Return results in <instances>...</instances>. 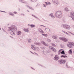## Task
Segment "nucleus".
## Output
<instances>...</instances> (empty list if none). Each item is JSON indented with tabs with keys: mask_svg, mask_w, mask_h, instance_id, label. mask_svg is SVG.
<instances>
[{
	"mask_svg": "<svg viewBox=\"0 0 74 74\" xmlns=\"http://www.w3.org/2000/svg\"><path fill=\"white\" fill-rule=\"evenodd\" d=\"M31 52V53H32V52Z\"/></svg>",
	"mask_w": 74,
	"mask_h": 74,
	"instance_id": "nucleus-41",
	"label": "nucleus"
},
{
	"mask_svg": "<svg viewBox=\"0 0 74 74\" xmlns=\"http://www.w3.org/2000/svg\"><path fill=\"white\" fill-rule=\"evenodd\" d=\"M9 15H12V16H13V15H14V14L12 13L11 12H10L9 13Z\"/></svg>",
	"mask_w": 74,
	"mask_h": 74,
	"instance_id": "nucleus-16",
	"label": "nucleus"
},
{
	"mask_svg": "<svg viewBox=\"0 0 74 74\" xmlns=\"http://www.w3.org/2000/svg\"><path fill=\"white\" fill-rule=\"evenodd\" d=\"M41 26H44V25H41Z\"/></svg>",
	"mask_w": 74,
	"mask_h": 74,
	"instance_id": "nucleus-38",
	"label": "nucleus"
},
{
	"mask_svg": "<svg viewBox=\"0 0 74 74\" xmlns=\"http://www.w3.org/2000/svg\"><path fill=\"white\" fill-rule=\"evenodd\" d=\"M69 44L71 45H73V46H74V43H71V42H69Z\"/></svg>",
	"mask_w": 74,
	"mask_h": 74,
	"instance_id": "nucleus-18",
	"label": "nucleus"
},
{
	"mask_svg": "<svg viewBox=\"0 0 74 74\" xmlns=\"http://www.w3.org/2000/svg\"><path fill=\"white\" fill-rule=\"evenodd\" d=\"M69 48H71V47H70L69 46Z\"/></svg>",
	"mask_w": 74,
	"mask_h": 74,
	"instance_id": "nucleus-36",
	"label": "nucleus"
},
{
	"mask_svg": "<svg viewBox=\"0 0 74 74\" xmlns=\"http://www.w3.org/2000/svg\"><path fill=\"white\" fill-rule=\"evenodd\" d=\"M36 45H40V43H36Z\"/></svg>",
	"mask_w": 74,
	"mask_h": 74,
	"instance_id": "nucleus-29",
	"label": "nucleus"
},
{
	"mask_svg": "<svg viewBox=\"0 0 74 74\" xmlns=\"http://www.w3.org/2000/svg\"><path fill=\"white\" fill-rule=\"evenodd\" d=\"M52 38H54V39H57V37H56V36H53L52 37Z\"/></svg>",
	"mask_w": 74,
	"mask_h": 74,
	"instance_id": "nucleus-21",
	"label": "nucleus"
},
{
	"mask_svg": "<svg viewBox=\"0 0 74 74\" xmlns=\"http://www.w3.org/2000/svg\"><path fill=\"white\" fill-rule=\"evenodd\" d=\"M39 30L40 32H41V33H44V32L43 31L41 30V29H40Z\"/></svg>",
	"mask_w": 74,
	"mask_h": 74,
	"instance_id": "nucleus-23",
	"label": "nucleus"
},
{
	"mask_svg": "<svg viewBox=\"0 0 74 74\" xmlns=\"http://www.w3.org/2000/svg\"><path fill=\"white\" fill-rule=\"evenodd\" d=\"M62 32H64V33H65V34H67L68 35H69V34H68L66 32H65L63 31H62Z\"/></svg>",
	"mask_w": 74,
	"mask_h": 74,
	"instance_id": "nucleus-27",
	"label": "nucleus"
},
{
	"mask_svg": "<svg viewBox=\"0 0 74 74\" xmlns=\"http://www.w3.org/2000/svg\"><path fill=\"white\" fill-rule=\"evenodd\" d=\"M66 29H70V27L69 25H67V26H66Z\"/></svg>",
	"mask_w": 74,
	"mask_h": 74,
	"instance_id": "nucleus-22",
	"label": "nucleus"
},
{
	"mask_svg": "<svg viewBox=\"0 0 74 74\" xmlns=\"http://www.w3.org/2000/svg\"><path fill=\"white\" fill-rule=\"evenodd\" d=\"M37 0H31L32 1H37Z\"/></svg>",
	"mask_w": 74,
	"mask_h": 74,
	"instance_id": "nucleus-31",
	"label": "nucleus"
},
{
	"mask_svg": "<svg viewBox=\"0 0 74 74\" xmlns=\"http://www.w3.org/2000/svg\"><path fill=\"white\" fill-rule=\"evenodd\" d=\"M59 38L60 39V40H62L63 41H65V42H66V41H68V40H67V39L66 38Z\"/></svg>",
	"mask_w": 74,
	"mask_h": 74,
	"instance_id": "nucleus-2",
	"label": "nucleus"
},
{
	"mask_svg": "<svg viewBox=\"0 0 74 74\" xmlns=\"http://www.w3.org/2000/svg\"><path fill=\"white\" fill-rule=\"evenodd\" d=\"M31 27H35V25H30Z\"/></svg>",
	"mask_w": 74,
	"mask_h": 74,
	"instance_id": "nucleus-20",
	"label": "nucleus"
},
{
	"mask_svg": "<svg viewBox=\"0 0 74 74\" xmlns=\"http://www.w3.org/2000/svg\"><path fill=\"white\" fill-rule=\"evenodd\" d=\"M0 30H1V28H0Z\"/></svg>",
	"mask_w": 74,
	"mask_h": 74,
	"instance_id": "nucleus-40",
	"label": "nucleus"
},
{
	"mask_svg": "<svg viewBox=\"0 0 74 74\" xmlns=\"http://www.w3.org/2000/svg\"><path fill=\"white\" fill-rule=\"evenodd\" d=\"M65 10L66 11H69V10L68 9V8H65Z\"/></svg>",
	"mask_w": 74,
	"mask_h": 74,
	"instance_id": "nucleus-25",
	"label": "nucleus"
},
{
	"mask_svg": "<svg viewBox=\"0 0 74 74\" xmlns=\"http://www.w3.org/2000/svg\"><path fill=\"white\" fill-rule=\"evenodd\" d=\"M60 53L62 55H64L65 54V53H64V50H63L62 52H61Z\"/></svg>",
	"mask_w": 74,
	"mask_h": 74,
	"instance_id": "nucleus-13",
	"label": "nucleus"
},
{
	"mask_svg": "<svg viewBox=\"0 0 74 74\" xmlns=\"http://www.w3.org/2000/svg\"><path fill=\"white\" fill-rule=\"evenodd\" d=\"M14 14H16L17 13L16 12H14Z\"/></svg>",
	"mask_w": 74,
	"mask_h": 74,
	"instance_id": "nucleus-33",
	"label": "nucleus"
},
{
	"mask_svg": "<svg viewBox=\"0 0 74 74\" xmlns=\"http://www.w3.org/2000/svg\"><path fill=\"white\" fill-rule=\"evenodd\" d=\"M59 62L60 64H62V63H66V61L64 60H59Z\"/></svg>",
	"mask_w": 74,
	"mask_h": 74,
	"instance_id": "nucleus-6",
	"label": "nucleus"
},
{
	"mask_svg": "<svg viewBox=\"0 0 74 74\" xmlns=\"http://www.w3.org/2000/svg\"><path fill=\"white\" fill-rule=\"evenodd\" d=\"M69 53H70V54H71V53H72V51H71V49L69 50Z\"/></svg>",
	"mask_w": 74,
	"mask_h": 74,
	"instance_id": "nucleus-19",
	"label": "nucleus"
},
{
	"mask_svg": "<svg viewBox=\"0 0 74 74\" xmlns=\"http://www.w3.org/2000/svg\"><path fill=\"white\" fill-rule=\"evenodd\" d=\"M32 41V40H31V39H30L28 40L29 42H31Z\"/></svg>",
	"mask_w": 74,
	"mask_h": 74,
	"instance_id": "nucleus-32",
	"label": "nucleus"
},
{
	"mask_svg": "<svg viewBox=\"0 0 74 74\" xmlns=\"http://www.w3.org/2000/svg\"><path fill=\"white\" fill-rule=\"evenodd\" d=\"M61 12L60 11H57L56 13V15L57 16H59L61 15Z\"/></svg>",
	"mask_w": 74,
	"mask_h": 74,
	"instance_id": "nucleus-4",
	"label": "nucleus"
},
{
	"mask_svg": "<svg viewBox=\"0 0 74 74\" xmlns=\"http://www.w3.org/2000/svg\"><path fill=\"white\" fill-rule=\"evenodd\" d=\"M45 3H46V4H44V7H46V5H49V4H51V3H50L49 2H45Z\"/></svg>",
	"mask_w": 74,
	"mask_h": 74,
	"instance_id": "nucleus-8",
	"label": "nucleus"
},
{
	"mask_svg": "<svg viewBox=\"0 0 74 74\" xmlns=\"http://www.w3.org/2000/svg\"><path fill=\"white\" fill-rule=\"evenodd\" d=\"M17 29V28L16 27H9L8 28V30L9 31H15Z\"/></svg>",
	"mask_w": 74,
	"mask_h": 74,
	"instance_id": "nucleus-1",
	"label": "nucleus"
},
{
	"mask_svg": "<svg viewBox=\"0 0 74 74\" xmlns=\"http://www.w3.org/2000/svg\"><path fill=\"white\" fill-rule=\"evenodd\" d=\"M50 16H51V17L52 18H55V17L53 16V14H50Z\"/></svg>",
	"mask_w": 74,
	"mask_h": 74,
	"instance_id": "nucleus-17",
	"label": "nucleus"
},
{
	"mask_svg": "<svg viewBox=\"0 0 74 74\" xmlns=\"http://www.w3.org/2000/svg\"><path fill=\"white\" fill-rule=\"evenodd\" d=\"M70 14L71 15V16L73 20L74 21V13L73 12H71L70 13Z\"/></svg>",
	"mask_w": 74,
	"mask_h": 74,
	"instance_id": "nucleus-3",
	"label": "nucleus"
},
{
	"mask_svg": "<svg viewBox=\"0 0 74 74\" xmlns=\"http://www.w3.org/2000/svg\"><path fill=\"white\" fill-rule=\"evenodd\" d=\"M35 54H36V55H38V54H37L36 53H35Z\"/></svg>",
	"mask_w": 74,
	"mask_h": 74,
	"instance_id": "nucleus-37",
	"label": "nucleus"
},
{
	"mask_svg": "<svg viewBox=\"0 0 74 74\" xmlns=\"http://www.w3.org/2000/svg\"><path fill=\"white\" fill-rule=\"evenodd\" d=\"M21 32L20 31H18V32H17V34L18 35H21Z\"/></svg>",
	"mask_w": 74,
	"mask_h": 74,
	"instance_id": "nucleus-12",
	"label": "nucleus"
},
{
	"mask_svg": "<svg viewBox=\"0 0 74 74\" xmlns=\"http://www.w3.org/2000/svg\"><path fill=\"white\" fill-rule=\"evenodd\" d=\"M54 2L56 4H57V5L59 4V2H58V0H54Z\"/></svg>",
	"mask_w": 74,
	"mask_h": 74,
	"instance_id": "nucleus-9",
	"label": "nucleus"
},
{
	"mask_svg": "<svg viewBox=\"0 0 74 74\" xmlns=\"http://www.w3.org/2000/svg\"><path fill=\"white\" fill-rule=\"evenodd\" d=\"M42 35L43 36H45V37H47V35L46 34H42Z\"/></svg>",
	"mask_w": 74,
	"mask_h": 74,
	"instance_id": "nucleus-26",
	"label": "nucleus"
},
{
	"mask_svg": "<svg viewBox=\"0 0 74 74\" xmlns=\"http://www.w3.org/2000/svg\"><path fill=\"white\" fill-rule=\"evenodd\" d=\"M24 30L26 32H28L29 31L28 29H24Z\"/></svg>",
	"mask_w": 74,
	"mask_h": 74,
	"instance_id": "nucleus-15",
	"label": "nucleus"
},
{
	"mask_svg": "<svg viewBox=\"0 0 74 74\" xmlns=\"http://www.w3.org/2000/svg\"><path fill=\"white\" fill-rule=\"evenodd\" d=\"M41 42L42 44H44V45H45V46H48V45L45 44V42H44L43 41H42Z\"/></svg>",
	"mask_w": 74,
	"mask_h": 74,
	"instance_id": "nucleus-11",
	"label": "nucleus"
},
{
	"mask_svg": "<svg viewBox=\"0 0 74 74\" xmlns=\"http://www.w3.org/2000/svg\"><path fill=\"white\" fill-rule=\"evenodd\" d=\"M11 34V35H15V33H14V32L13 31H12L10 33Z\"/></svg>",
	"mask_w": 74,
	"mask_h": 74,
	"instance_id": "nucleus-14",
	"label": "nucleus"
},
{
	"mask_svg": "<svg viewBox=\"0 0 74 74\" xmlns=\"http://www.w3.org/2000/svg\"><path fill=\"white\" fill-rule=\"evenodd\" d=\"M67 26V25H64V27H66V28Z\"/></svg>",
	"mask_w": 74,
	"mask_h": 74,
	"instance_id": "nucleus-28",
	"label": "nucleus"
},
{
	"mask_svg": "<svg viewBox=\"0 0 74 74\" xmlns=\"http://www.w3.org/2000/svg\"><path fill=\"white\" fill-rule=\"evenodd\" d=\"M51 40H49V39L48 40H47V41H50Z\"/></svg>",
	"mask_w": 74,
	"mask_h": 74,
	"instance_id": "nucleus-35",
	"label": "nucleus"
},
{
	"mask_svg": "<svg viewBox=\"0 0 74 74\" xmlns=\"http://www.w3.org/2000/svg\"><path fill=\"white\" fill-rule=\"evenodd\" d=\"M23 1V3H25V1Z\"/></svg>",
	"mask_w": 74,
	"mask_h": 74,
	"instance_id": "nucleus-34",
	"label": "nucleus"
},
{
	"mask_svg": "<svg viewBox=\"0 0 74 74\" xmlns=\"http://www.w3.org/2000/svg\"><path fill=\"white\" fill-rule=\"evenodd\" d=\"M52 45L54 47H56V45L53 44H52Z\"/></svg>",
	"mask_w": 74,
	"mask_h": 74,
	"instance_id": "nucleus-30",
	"label": "nucleus"
},
{
	"mask_svg": "<svg viewBox=\"0 0 74 74\" xmlns=\"http://www.w3.org/2000/svg\"><path fill=\"white\" fill-rule=\"evenodd\" d=\"M49 48L50 49H51V50L53 51H54V52H56V50L55 49L52 47H49Z\"/></svg>",
	"mask_w": 74,
	"mask_h": 74,
	"instance_id": "nucleus-7",
	"label": "nucleus"
},
{
	"mask_svg": "<svg viewBox=\"0 0 74 74\" xmlns=\"http://www.w3.org/2000/svg\"><path fill=\"white\" fill-rule=\"evenodd\" d=\"M66 56H64L63 55H62L61 56V58H62V57H63V58H66Z\"/></svg>",
	"mask_w": 74,
	"mask_h": 74,
	"instance_id": "nucleus-24",
	"label": "nucleus"
},
{
	"mask_svg": "<svg viewBox=\"0 0 74 74\" xmlns=\"http://www.w3.org/2000/svg\"><path fill=\"white\" fill-rule=\"evenodd\" d=\"M59 59V57L57 55H56L53 58L54 60H58V59Z\"/></svg>",
	"mask_w": 74,
	"mask_h": 74,
	"instance_id": "nucleus-5",
	"label": "nucleus"
},
{
	"mask_svg": "<svg viewBox=\"0 0 74 74\" xmlns=\"http://www.w3.org/2000/svg\"><path fill=\"white\" fill-rule=\"evenodd\" d=\"M31 47H32V49L34 50H36V46L34 45H32L31 46Z\"/></svg>",
	"mask_w": 74,
	"mask_h": 74,
	"instance_id": "nucleus-10",
	"label": "nucleus"
},
{
	"mask_svg": "<svg viewBox=\"0 0 74 74\" xmlns=\"http://www.w3.org/2000/svg\"><path fill=\"white\" fill-rule=\"evenodd\" d=\"M70 45H69V46H70Z\"/></svg>",
	"mask_w": 74,
	"mask_h": 74,
	"instance_id": "nucleus-39",
	"label": "nucleus"
}]
</instances>
